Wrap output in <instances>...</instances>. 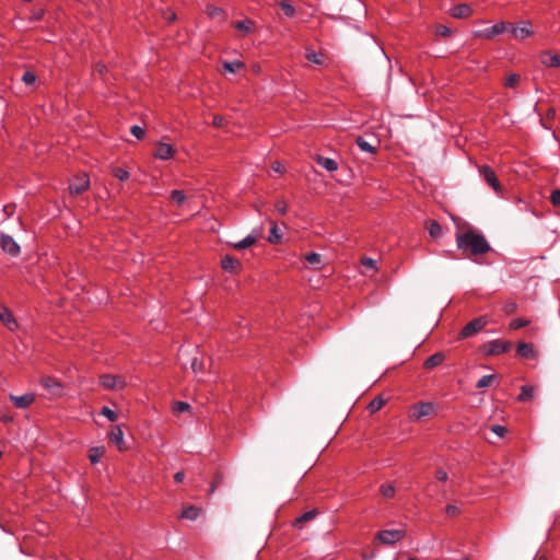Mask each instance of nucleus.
<instances>
[{
	"label": "nucleus",
	"instance_id": "obj_1",
	"mask_svg": "<svg viewBox=\"0 0 560 560\" xmlns=\"http://www.w3.org/2000/svg\"><path fill=\"white\" fill-rule=\"evenodd\" d=\"M456 244L463 253H469L475 256L483 255L490 250V245L486 237L474 231L458 233L456 235Z\"/></svg>",
	"mask_w": 560,
	"mask_h": 560
},
{
	"label": "nucleus",
	"instance_id": "obj_2",
	"mask_svg": "<svg viewBox=\"0 0 560 560\" xmlns=\"http://www.w3.org/2000/svg\"><path fill=\"white\" fill-rule=\"evenodd\" d=\"M436 411V405L432 401H419L409 408L408 418L411 421H420L425 417L433 416Z\"/></svg>",
	"mask_w": 560,
	"mask_h": 560
},
{
	"label": "nucleus",
	"instance_id": "obj_3",
	"mask_svg": "<svg viewBox=\"0 0 560 560\" xmlns=\"http://www.w3.org/2000/svg\"><path fill=\"white\" fill-rule=\"evenodd\" d=\"M405 535L402 529H384L377 533L376 539L383 545H395L404 539Z\"/></svg>",
	"mask_w": 560,
	"mask_h": 560
},
{
	"label": "nucleus",
	"instance_id": "obj_4",
	"mask_svg": "<svg viewBox=\"0 0 560 560\" xmlns=\"http://www.w3.org/2000/svg\"><path fill=\"white\" fill-rule=\"evenodd\" d=\"M487 324L488 319L485 316L475 318L463 327L459 336L463 339L469 338L479 332Z\"/></svg>",
	"mask_w": 560,
	"mask_h": 560
},
{
	"label": "nucleus",
	"instance_id": "obj_5",
	"mask_svg": "<svg viewBox=\"0 0 560 560\" xmlns=\"http://www.w3.org/2000/svg\"><path fill=\"white\" fill-rule=\"evenodd\" d=\"M40 384L52 397H59L63 393L62 384L55 377L44 376L40 378Z\"/></svg>",
	"mask_w": 560,
	"mask_h": 560
},
{
	"label": "nucleus",
	"instance_id": "obj_6",
	"mask_svg": "<svg viewBox=\"0 0 560 560\" xmlns=\"http://www.w3.org/2000/svg\"><path fill=\"white\" fill-rule=\"evenodd\" d=\"M176 150L174 147L166 142H158L153 151V156L161 161H168L174 158Z\"/></svg>",
	"mask_w": 560,
	"mask_h": 560
},
{
	"label": "nucleus",
	"instance_id": "obj_7",
	"mask_svg": "<svg viewBox=\"0 0 560 560\" xmlns=\"http://www.w3.org/2000/svg\"><path fill=\"white\" fill-rule=\"evenodd\" d=\"M479 173L483 177L485 182L495 191L501 192V184L494 173V171L488 166L482 165L479 167Z\"/></svg>",
	"mask_w": 560,
	"mask_h": 560
},
{
	"label": "nucleus",
	"instance_id": "obj_8",
	"mask_svg": "<svg viewBox=\"0 0 560 560\" xmlns=\"http://www.w3.org/2000/svg\"><path fill=\"white\" fill-rule=\"evenodd\" d=\"M100 383L106 389H121L126 386V381L121 376L112 374L101 375Z\"/></svg>",
	"mask_w": 560,
	"mask_h": 560
},
{
	"label": "nucleus",
	"instance_id": "obj_9",
	"mask_svg": "<svg viewBox=\"0 0 560 560\" xmlns=\"http://www.w3.org/2000/svg\"><path fill=\"white\" fill-rule=\"evenodd\" d=\"M90 186V179L86 174L75 176L69 184V191L71 195H80L85 191Z\"/></svg>",
	"mask_w": 560,
	"mask_h": 560
},
{
	"label": "nucleus",
	"instance_id": "obj_10",
	"mask_svg": "<svg viewBox=\"0 0 560 560\" xmlns=\"http://www.w3.org/2000/svg\"><path fill=\"white\" fill-rule=\"evenodd\" d=\"M179 360L185 369L189 366L195 374H198L202 369L201 361L197 357H189L183 348L179 350Z\"/></svg>",
	"mask_w": 560,
	"mask_h": 560
},
{
	"label": "nucleus",
	"instance_id": "obj_11",
	"mask_svg": "<svg viewBox=\"0 0 560 560\" xmlns=\"http://www.w3.org/2000/svg\"><path fill=\"white\" fill-rule=\"evenodd\" d=\"M511 33L514 38L523 40L528 38L533 34L532 23L529 21H523L517 25H510Z\"/></svg>",
	"mask_w": 560,
	"mask_h": 560
},
{
	"label": "nucleus",
	"instance_id": "obj_12",
	"mask_svg": "<svg viewBox=\"0 0 560 560\" xmlns=\"http://www.w3.org/2000/svg\"><path fill=\"white\" fill-rule=\"evenodd\" d=\"M0 322L10 330L19 329V323L13 313L4 305H0Z\"/></svg>",
	"mask_w": 560,
	"mask_h": 560
},
{
	"label": "nucleus",
	"instance_id": "obj_13",
	"mask_svg": "<svg viewBox=\"0 0 560 560\" xmlns=\"http://www.w3.org/2000/svg\"><path fill=\"white\" fill-rule=\"evenodd\" d=\"M511 348V342L503 340H492L485 346V352L490 355L505 353Z\"/></svg>",
	"mask_w": 560,
	"mask_h": 560
},
{
	"label": "nucleus",
	"instance_id": "obj_14",
	"mask_svg": "<svg viewBox=\"0 0 560 560\" xmlns=\"http://www.w3.org/2000/svg\"><path fill=\"white\" fill-rule=\"evenodd\" d=\"M1 247L4 253L15 257L20 254V245L15 242V240L10 236L2 234L1 235Z\"/></svg>",
	"mask_w": 560,
	"mask_h": 560
},
{
	"label": "nucleus",
	"instance_id": "obj_15",
	"mask_svg": "<svg viewBox=\"0 0 560 560\" xmlns=\"http://www.w3.org/2000/svg\"><path fill=\"white\" fill-rule=\"evenodd\" d=\"M510 25L511 24L501 21V22L495 23L491 27L485 28L483 31H481L479 33V35L483 36L487 39H491L499 34H503Z\"/></svg>",
	"mask_w": 560,
	"mask_h": 560
},
{
	"label": "nucleus",
	"instance_id": "obj_16",
	"mask_svg": "<svg viewBox=\"0 0 560 560\" xmlns=\"http://www.w3.org/2000/svg\"><path fill=\"white\" fill-rule=\"evenodd\" d=\"M260 234H261V230L260 229L259 230H254L250 234H248L243 240L233 243L232 246L235 249H240V250L248 248V247H250L252 245H254L256 243V241L260 236Z\"/></svg>",
	"mask_w": 560,
	"mask_h": 560
},
{
	"label": "nucleus",
	"instance_id": "obj_17",
	"mask_svg": "<svg viewBox=\"0 0 560 560\" xmlns=\"http://www.w3.org/2000/svg\"><path fill=\"white\" fill-rule=\"evenodd\" d=\"M108 438L113 444L119 450L125 451L127 448L125 440H124V433L119 425H116L112 429V431L108 433Z\"/></svg>",
	"mask_w": 560,
	"mask_h": 560
},
{
	"label": "nucleus",
	"instance_id": "obj_18",
	"mask_svg": "<svg viewBox=\"0 0 560 560\" xmlns=\"http://www.w3.org/2000/svg\"><path fill=\"white\" fill-rule=\"evenodd\" d=\"M540 62L548 68L560 67V56L556 52L544 51L540 54Z\"/></svg>",
	"mask_w": 560,
	"mask_h": 560
},
{
	"label": "nucleus",
	"instance_id": "obj_19",
	"mask_svg": "<svg viewBox=\"0 0 560 560\" xmlns=\"http://www.w3.org/2000/svg\"><path fill=\"white\" fill-rule=\"evenodd\" d=\"M221 267L223 270L230 272V273H236L241 270V262L240 260L235 259L232 256H224L221 260Z\"/></svg>",
	"mask_w": 560,
	"mask_h": 560
},
{
	"label": "nucleus",
	"instance_id": "obj_20",
	"mask_svg": "<svg viewBox=\"0 0 560 560\" xmlns=\"http://www.w3.org/2000/svg\"><path fill=\"white\" fill-rule=\"evenodd\" d=\"M10 400L13 401V404L16 408L23 409L34 402L35 395L34 394H24L21 396L10 395Z\"/></svg>",
	"mask_w": 560,
	"mask_h": 560
},
{
	"label": "nucleus",
	"instance_id": "obj_21",
	"mask_svg": "<svg viewBox=\"0 0 560 560\" xmlns=\"http://www.w3.org/2000/svg\"><path fill=\"white\" fill-rule=\"evenodd\" d=\"M516 351L518 355L525 359H535L537 355L534 346L527 342H518Z\"/></svg>",
	"mask_w": 560,
	"mask_h": 560
},
{
	"label": "nucleus",
	"instance_id": "obj_22",
	"mask_svg": "<svg viewBox=\"0 0 560 560\" xmlns=\"http://www.w3.org/2000/svg\"><path fill=\"white\" fill-rule=\"evenodd\" d=\"M471 12L470 5L462 3L452 8L451 15L456 19H464L470 16Z\"/></svg>",
	"mask_w": 560,
	"mask_h": 560
},
{
	"label": "nucleus",
	"instance_id": "obj_23",
	"mask_svg": "<svg viewBox=\"0 0 560 560\" xmlns=\"http://www.w3.org/2000/svg\"><path fill=\"white\" fill-rule=\"evenodd\" d=\"M316 162L318 165H320L323 168H325L328 172H335L338 168V163L334 159H330V158L317 155Z\"/></svg>",
	"mask_w": 560,
	"mask_h": 560
},
{
	"label": "nucleus",
	"instance_id": "obj_24",
	"mask_svg": "<svg viewBox=\"0 0 560 560\" xmlns=\"http://www.w3.org/2000/svg\"><path fill=\"white\" fill-rule=\"evenodd\" d=\"M445 357L442 352H436L430 355L423 363L424 369H433L444 361Z\"/></svg>",
	"mask_w": 560,
	"mask_h": 560
},
{
	"label": "nucleus",
	"instance_id": "obj_25",
	"mask_svg": "<svg viewBox=\"0 0 560 560\" xmlns=\"http://www.w3.org/2000/svg\"><path fill=\"white\" fill-rule=\"evenodd\" d=\"M105 454V448L103 446H95L89 451V459L92 464H97L102 456Z\"/></svg>",
	"mask_w": 560,
	"mask_h": 560
},
{
	"label": "nucleus",
	"instance_id": "obj_26",
	"mask_svg": "<svg viewBox=\"0 0 560 560\" xmlns=\"http://www.w3.org/2000/svg\"><path fill=\"white\" fill-rule=\"evenodd\" d=\"M282 240V234L280 233L278 225L272 222L271 228L268 235V242L271 244H278Z\"/></svg>",
	"mask_w": 560,
	"mask_h": 560
},
{
	"label": "nucleus",
	"instance_id": "obj_27",
	"mask_svg": "<svg viewBox=\"0 0 560 560\" xmlns=\"http://www.w3.org/2000/svg\"><path fill=\"white\" fill-rule=\"evenodd\" d=\"M305 58L315 65H323L324 63V57L320 52H317L313 49L307 48L305 52Z\"/></svg>",
	"mask_w": 560,
	"mask_h": 560
},
{
	"label": "nucleus",
	"instance_id": "obj_28",
	"mask_svg": "<svg viewBox=\"0 0 560 560\" xmlns=\"http://www.w3.org/2000/svg\"><path fill=\"white\" fill-rule=\"evenodd\" d=\"M199 514H200V509L190 505L183 510L180 517L190 520V521H195L199 516Z\"/></svg>",
	"mask_w": 560,
	"mask_h": 560
},
{
	"label": "nucleus",
	"instance_id": "obj_29",
	"mask_svg": "<svg viewBox=\"0 0 560 560\" xmlns=\"http://www.w3.org/2000/svg\"><path fill=\"white\" fill-rule=\"evenodd\" d=\"M223 69L230 73H235L236 71L243 69L245 67L244 62L240 60L233 61H223Z\"/></svg>",
	"mask_w": 560,
	"mask_h": 560
},
{
	"label": "nucleus",
	"instance_id": "obj_30",
	"mask_svg": "<svg viewBox=\"0 0 560 560\" xmlns=\"http://www.w3.org/2000/svg\"><path fill=\"white\" fill-rule=\"evenodd\" d=\"M305 260L317 269H319V266L322 265V256L315 252L307 253L305 255Z\"/></svg>",
	"mask_w": 560,
	"mask_h": 560
},
{
	"label": "nucleus",
	"instance_id": "obj_31",
	"mask_svg": "<svg viewBox=\"0 0 560 560\" xmlns=\"http://www.w3.org/2000/svg\"><path fill=\"white\" fill-rule=\"evenodd\" d=\"M355 142H357L358 147L361 149V151H363V152H368V153H372V154H374L376 152V148L374 145H372L369 141L363 139L362 137H359Z\"/></svg>",
	"mask_w": 560,
	"mask_h": 560
},
{
	"label": "nucleus",
	"instance_id": "obj_32",
	"mask_svg": "<svg viewBox=\"0 0 560 560\" xmlns=\"http://www.w3.org/2000/svg\"><path fill=\"white\" fill-rule=\"evenodd\" d=\"M533 396H534V387L533 386L524 385L521 387V393L518 395L520 401L529 400L533 398Z\"/></svg>",
	"mask_w": 560,
	"mask_h": 560
},
{
	"label": "nucleus",
	"instance_id": "obj_33",
	"mask_svg": "<svg viewBox=\"0 0 560 560\" xmlns=\"http://www.w3.org/2000/svg\"><path fill=\"white\" fill-rule=\"evenodd\" d=\"M431 237L436 238L442 234V226L436 221H430L427 226Z\"/></svg>",
	"mask_w": 560,
	"mask_h": 560
},
{
	"label": "nucleus",
	"instance_id": "obj_34",
	"mask_svg": "<svg viewBox=\"0 0 560 560\" xmlns=\"http://www.w3.org/2000/svg\"><path fill=\"white\" fill-rule=\"evenodd\" d=\"M384 405L385 400L382 397H376L368 405V410L371 413H375L378 410H381L384 407Z\"/></svg>",
	"mask_w": 560,
	"mask_h": 560
},
{
	"label": "nucleus",
	"instance_id": "obj_35",
	"mask_svg": "<svg viewBox=\"0 0 560 560\" xmlns=\"http://www.w3.org/2000/svg\"><path fill=\"white\" fill-rule=\"evenodd\" d=\"M254 22L250 20L237 21L234 27L244 33H250L253 30Z\"/></svg>",
	"mask_w": 560,
	"mask_h": 560
},
{
	"label": "nucleus",
	"instance_id": "obj_36",
	"mask_svg": "<svg viewBox=\"0 0 560 560\" xmlns=\"http://www.w3.org/2000/svg\"><path fill=\"white\" fill-rule=\"evenodd\" d=\"M317 514H318L317 510L307 511L295 520V525L312 521L317 516Z\"/></svg>",
	"mask_w": 560,
	"mask_h": 560
},
{
	"label": "nucleus",
	"instance_id": "obj_37",
	"mask_svg": "<svg viewBox=\"0 0 560 560\" xmlns=\"http://www.w3.org/2000/svg\"><path fill=\"white\" fill-rule=\"evenodd\" d=\"M495 378V375H483L477 383V388H486L490 387Z\"/></svg>",
	"mask_w": 560,
	"mask_h": 560
},
{
	"label": "nucleus",
	"instance_id": "obj_38",
	"mask_svg": "<svg viewBox=\"0 0 560 560\" xmlns=\"http://www.w3.org/2000/svg\"><path fill=\"white\" fill-rule=\"evenodd\" d=\"M279 4L287 16L291 18L295 14L294 7L288 0H281Z\"/></svg>",
	"mask_w": 560,
	"mask_h": 560
},
{
	"label": "nucleus",
	"instance_id": "obj_39",
	"mask_svg": "<svg viewBox=\"0 0 560 560\" xmlns=\"http://www.w3.org/2000/svg\"><path fill=\"white\" fill-rule=\"evenodd\" d=\"M113 175L121 182L127 180L129 178V172L126 168L121 167L113 168Z\"/></svg>",
	"mask_w": 560,
	"mask_h": 560
},
{
	"label": "nucleus",
	"instance_id": "obj_40",
	"mask_svg": "<svg viewBox=\"0 0 560 560\" xmlns=\"http://www.w3.org/2000/svg\"><path fill=\"white\" fill-rule=\"evenodd\" d=\"M528 324H529V320H527V319L515 318V319L511 320L510 328L516 330V329L527 326Z\"/></svg>",
	"mask_w": 560,
	"mask_h": 560
},
{
	"label": "nucleus",
	"instance_id": "obj_41",
	"mask_svg": "<svg viewBox=\"0 0 560 560\" xmlns=\"http://www.w3.org/2000/svg\"><path fill=\"white\" fill-rule=\"evenodd\" d=\"M171 197L177 205H182L186 199L184 191L177 189L172 191Z\"/></svg>",
	"mask_w": 560,
	"mask_h": 560
},
{
	"label": "nucleus",
	"instance_id": "obj_42",
	"mask_svg": "<svg viewBox=\"0 0 560 560\" xmlns=\"http://www.w3.org/2000/svg\"><path fill=\"white\" fill-rule=\"evenodd\" d=\"M275 210L279 214H282V215L285 214L288 211V203L285 202V200H283V199L277 200L275 203Z\"/></svg>",
	"mask_w": 560,
	"mask_h": 560
},
{
	"label": "nucleus",
	"instance_id": "obj_43",
	"mask_svg": "<svg viewBox=\"0 0 560 560\" xmlns=\"http://www.w3.org/2000/svg\"><path fill=\"white\" fill-rule=\"evenodd\" d=\"M101 413L106 417L109 421L114 422L117 419V415L114 410H112L109 407L104 406L102 408Z\"/></svg>",
	"mask_w": 560,
	"mask_h": 560
},
{
	"label": "nucleus",
	"instance_id": "obj_44",
	"mask_svg": "<svg viewBox=\"0 0 560 560\" xmlns=\"http://www.w3.org/2000/svg\"><path fill=\"white\" fill-rule=\"evenodd\" d=\"M381 493L385 498H393L395 494V488L392 485H382Z\"/></svg>",
	"mask_w": 560,
	"mask_h": 560
},
{
	"label": "nucleus",
	"instance_id": "obj_45",
	"mask_svg": "<svg viewBox=\"0 0 560 560\" xmlns=\"http://www.w3.org/2000/svg\"><path fill=\"white\" fill-rule=\"evenodd\" d=\"M518 81H520V75L518 74H510L506 78V80L504 82V85L506 88H515L517 85Z\"/></svg>",
	"mask_w": 560,
	"mask_h": 560
},
{
	"label": "nucleus",
	"instance_id": "obj_46",
	"mask_svg": "<svg viewBox=\"0 0 560 560\" xmlns=\"http://www.w3.org/2000/svg\"><path fill=\"white\" fill-rule=\"evenodd\" d=\"M22 81L27 84V85H31L33 84L35 81H36V75L34 72L32 71H25L22 75Z\"/></svg>",
	"mask_w": 560,
	"mask_h": 560
},
{
	"label": "nucleus",
	"instance_id": "obj_47",
	"mask_svg": "<svg viewBox=\"0 0 560 560\" xmlns=\"http://www.w3.org/2000/svg\"><path fill=\"white\" fill-rule=\"evenodd\" d=\"M130 132L132 136H135L137 139H142L145 135L144 129L138 125H135L130 128Z\"/></svg>",
	"mask_w": 560,
	"mask_h": 560
},
{
	"label": "nucleus",
	"instance_id": "obj_48",
	"mask_svg": "<svg viewBox=\"0 0 560 560\" xmlns=\"http://www.w3.org/2000/svg\"><path fill=\"white\" fill-rule=\"evenodd\" d=\"M189 408H190L189 404L184 402V401H176L173 407L174 411H177V412L186 411Z\"/></svg>",
	"mask_w": 560,
	"mask_h": 560
},
{
	"label": "nucleus",
	"instance_id": "obj_49",
	"mask_svg": "<svg viewBox=\"0 0 560 560\" xmlns=\"http://www.w3.org/2000/svg\"><path fill=\"white\" fill-rule=\"evenodd\" d=\"M362 265L365 268H369V269H375L376 268V261L373 258H370V257H364L362 259Z\"/></svg>",
	"mask_w": 560,
	"mask_h": 560
},
{
	"label": "nucleus",
	"instance_id": "obj_50",
	"mask_svg": "<svg viewBox=\"0 0 560 560\" xmlns=\"http://www.w3.org/2000/svg\"><path fill=\"white\" fill-rule=\"evenodd\" d=\"M491 431L495 433L498 436L503 438L506 432V429L502 425L494 424L491 427Z\"/></svg>",
	"mask_w": 560,
	"mask_h": 560
},
{
	"label": "nucleus",
	"instance_id": "obj_51",
	"mask_svg": "<svg viewBox=\"0 0 560 560\" xmlns=\"http://www.w3.org/2000/svg\"><path fill=\"white\" fill-rule=\"evenodd\" d=\"M553 206H560V189H555L550 196Z\"/></svg>",
	"mask_w": 560,
	"mask_h": 560
},
{
	"label": "nucleus",
	"instance_id": "obj_52",
	"mask_svg": "<svg viewBox=\"0 0 560 560\" xmlns=\"http://www.w3.org/2000/svg\"><path fill=\"white\" fill-rule=\"evenodd\" d=\"M517 308V304L515 302H509L506 303L504 306H503V311L506 313V314H512L516 311Z\"/></svg>",
	"mask_w": 560,
	"mask_h": 560
},
{
	"label": "nucleus",
	"instance_id": "obj_53",
	"mask_svg": "<svg viewBox=\"0 0 560 560\" xmlns=\"http://www.w3.org/2000/svg\"><path fill=\"white\" fill-rule=\"evenodd\" d=\"M445 512L447 515L450 516H455L458 514L459 512V509L458 506L454 505V504H448L446 508H445Z\"/></svg>",
	"mask_w": 560,
	"mask_h": 560
},
{
	"label": "nucleus",
	"instance_id": "obj_54",
	"mask_svg": "<svg viewBox=\"0 0 560 560\" xmlns=\"http://www.w3.org/2000/svg\"><path fill=\"white\" fill-rule=\"evenodd\" d=\"M271 168L276 173L282 174L284 172V166L278 161L272 163Z\"/></svg>",
	"mask_w": 560,
	"mask_h": 560
},
{
	"label": "nucleus",
	"instance_id": "obj_55",
	"mask_svg": "<svg viewBox=\"0 0 560 560\" xmlns=\"http://www.w3.org/2000/svg\"><path fill=\"white\" fill-rule=\"evenodd\" d=\"M435 477L440 481H446L447 480V472L443 469H439L435 474Z\"/></svg>",
	"mask_w": 560,
	"mask_h": 560
},
{
	"label": "nucleus",
	"instance_id": "obj_56",
	"mask_svg": "<svg viewBox=\"0 0 560 560\" xmlns=\"http://www.w3.org/2000/svg\"><path fill=\"white\" fill-rule=\"evenodd\" d=\"M438 33L444 37H447L451 35V30L444 25L439 26Z\"/></svg>",
	"mask_w": 560,
	"mask_h": 560
},
{
	"label": "nucleus",
	"instance_id": "obj_57",
	"mask_svg": "<svg viewBox=\"0 0 560 560\" xmlns=\"http://www.w3.org/2000/svg\"><path fill=\"white\" fill-rule=\"evenodd\" d=\"M207 12L209 15L214 16L222 13V10L220 8L215 7H208Z\"/></svg>",
	"mask_w": 560,
	"mask_h": 560
},
{
	"label": "nucleus",
	"instance_id": "obj_58",
	"mask_svg": "<svg viewBox=\"0 0 560 560\" xmlns=\"http://www.w3.org/2000/svg\"><path fill=\"white\" fill-rule=\"evenodd\" d=\"M43 15H44V10H43V9H38V10H36V11L32 14L31 20H32V21H38V20H40V19H42V16H43Z\"/></svg>",
	"mask_w": 560,
	"mask_h": 560
},
{
	"label": "nucleus",
	"instance_id": "obj_59",
	"mask_svg": "<svg viewBox=\"0 0 560 560\" xmlns=\"http://www.w3.org/2000/svg\"><path fill=\"white\" fill-rule=\"evenodd\" d=\"M212 124L215 127H222L224 124V118L222 116H214Z\"/></svg>",
	"mask_w": 560,
	"mask_h": 560
},
{
	"label": "nucleus",
	"instance_id": "obj_60",
	"mask_svg": "<svg viewBox=\"0 0 560 560\" xmlns=\"http://www.w3.org/2000/svg\"><path fill=\"white\" fill-rule=\"evenodd\" d=\"M95 71L103 75L107 71V67L104 63H97L95 67Z\"/></svg>",
	"mask_w": 560,
	"mask_h": 560
},
{
	"label": "nucleus",
	"instance_id": "obj_61",
	"mask_svg": "<svg viewBox=\"0 0 560 560\" xmlns=\"http://www.w3.org/2000/svg\"><path fill=\"white\" fill-rule=\"evenodd\" d=\"M185 478V475L183 471H177L175 475H174V479L176 482H182Z\"/></svg>",
	"mask_w": 560,
	"mask_h": 560
},
{
	"label": "nucleus",
	"instance_id": "obj_62",
	"mask_svg": "<svg viewBox=\"0 0 560 560\" xmlns=\"http://www.w3.org/2000/svg\"><path fill=\"white\" fill-rule=\"evenodd\" d=\"M12 419H13V418H12L11 416H2V417H1V420H2L3 422H10V421H12Z\"/></svg>",
	"mask_w": 560,
	"mask_h": 560
},
{
	"label": "nucleus",
	"instance_id": "obj_63",
	"mask_svg": "<svg viewBox=\"0 0 560 560\" xmlns=\"http://www.w3.org/2000/svg\"><path fill=\"white\" fill-rule=\"evenodd\" d=\"M373 558H374V553H372V555H365V553H364V555L362 556V559H363V560H372Z\"/></svg>",
	"mask_w": 560,
	"mask_h": 560
},
{
	"label": "nucleus",
	"instance_id": "obj_64",
	"mask_svg": "<svg viewBox=\"0 0 560 560\" xmlns=\"http://www.w3.org/2000/svg\"><path fill=\"white\" fill-rule=\"evenodd\" d=\"M175 18H176V16H175V14H174V13H172V14L170 15V18H168V21H170V22H172V21H174V20H175Z\"/></svg>",
	"mask_w": 560,
	"mask_h": 560
}]
</instances>
